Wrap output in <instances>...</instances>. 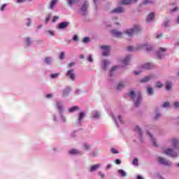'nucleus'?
<instances>
[{"label": "nucleus", "instance_id": "obj_37", "mask_svg": "<svg viewBox=\"0 0 179 179\" xmlns=\"http://www.w3.org/2000/svg\"><path fill=\"white\" fill-rule=\"evenodd\" d=\"M83 43H89V41H90V38L89 37H85L83 38Z\"/></svg>", "mask_w": 179, "mask_h": 179}, {"label": "nucleus", "instance_id": "obj_11", "mask_svg": "<svg viewBox=\"0 0 179 179\" xmlns=\"http://www.w3.org/2000/svg\"><path fill=\"white\" fill-rule=\"evenodd\" d=\"M139 48H145L148 52L153 50V48H152V46L148 45H140Z\"/></svg>", "mask_w": 179, "mask_h": 179}, {"label": "nucleus", "instance_id": "obj_47", "mask_svg": "<svg viewBox=\"0 0 179 179\" xmlns=\"http://www.w3.org/2000/svg\"><path fill=\"white\" fill-rule=\"evenodd\" d=\"M84 148L85 150H89V149H90V146L87 144L84 145Z\"/></svg>", "mask_w": 179, "mask_h": 179}, {"label": "nucleus", "instance_id": "obj_38", "mask_svg": "<svg viewBox=\"0 0 179 179\" xmlns=\"http://www.w3.org/2000/svg\"><path fill=\"white\" fill-rule=\"evenodd\" d=\"M156 86H157V87H159V89H160L161 87H163V85L160 82H157L156 83Z\"/></svg>", "mask_w": 179, "mask_h": 179}, {"label": "nucleus", "instance_id": "obj_60", "mask_svg": "<svg viewBox=\"0 0 179 179\" xmlns=\"http://www.w3.org/2000/svg\"><path fill=\"white\" fill-rule=\"evenodd\" d=\"M115 69H117V67H113L112 69H111V70H110V72L111 73H113V71H115Z\"/></svg>", "mask_w": 179, "mask_h": 179}, {"label": "nucleus", "instance_id": "obj_19", "mask_svg": "<svg viewBox=\"0 0 179 179\" xmlns=\"http://www.w3.org/2000/svg\"><path fill=\"white\" fill-rule=\"evenodd\" d=\"M155 19V13H151L147 17V22H150Z\"/></svg>", "mask_w": 179, "mask_h": 179}, {"label": "nucleus", "instance_id": "obj_48", "mask_svg": "<svg viewBox=\"0 0 179 179\" xmlns=\"http://www.w3.org/2000/svg\"><path fill=\"white\" fill-rule=\"evenodd\" d=\"M169 26V22L166 21L164 24H162L163 27H167Z\"/></svg>", "mask_w": 179, "mask_h": 179}, {"label": "nucleus", "instance_id": "obj_27", "mask_svg": "<svg viewBox=\"0 0 179 179\" xmlns=\"http://www.w3.org/2000/svg\"><path fill=\"white\" fill-rule=\"evenodd\" d=\"M148 134H149V136L151 138V141H152V143H153L154 146H157V144H156V141H155L153 136H152L150 132H148Z\"/></svg>", "mask_w": 179, "mask_h": 179}, {"label": "nucleus", "instance_id": "obj_14", "mask_svg": "<svg viewBox=\"0 0 179 179\" xmlns=\"http://www.w3.org/2000/svg\"><path fill=\"white\" fill-rule=\"evenodd\" d=\"M153 64L152 63H145L143 66V68L144 69H151L152 68H153Z\"/></svg>", "mask_w": 179, "mask_h": 179}, {"label": "nucleus", "instance_id": "obj_17", "mask_svg": "<svg viewBox=\"0 0 179 179\" xmlns=\"http://www.w3.org/2000/svg\"><path fill=\"white\" fill-rule=\"evenodd\" d=\"M166 90H171L173 87V85L171 84V82L167 81L165 84Z\"/></svg>", "mask_w": 179, "mask_h": 179}, {"label": "nucleus", "instance_id": "obj_22", "mask_svg": "<svg viewBox=\"0 0 179 179\" xmlns=\"http://www.w3.org/2000/svg\"><path fill=\"white\" fill-rule=\"evenodd\" d=\"M132 2V0H122L120 5H129Z\"/></svg>", "mask_w": 179, "mask_h": 179}, {"label": "nucleus", "instance_id": "obj_6", "mask_svg": "<svg viewBox=\"0 0 179 179\" xmlns=\"http://www.w3.org/2000/svg\"><path fill=\"white\" fill-rule=\"evenodd\" d=\"M66 76H69L71 80H75V73L73 69L69 70L66 73Z\"/></svg>", "mask_w": 179, "mask_h": 179}, {"label": "nucleus", "instance_id": "obj_43", "mask_svg": "<svg viewBox=\"0 0 179 179\" xmlns=\"http://www.w3.org/2000/svg\"><path fill=\"white\" fill-rule=\"evenodd\" d=\"M58 19H59V17H58V16H54V17H53V19H52L53 23H55V22H57Z\"/></svg>", "mask_w": 179, "mask_h": 179}, {"label": "nucleus", "instance_id": "obj_4", "mask_svg": "<svg viewBox=\"0 0 179 179\" xmlns=\"http://www.w3.org/2000/svg\"><path fill=\"white\" fill-rule=\"evenodd\" d=\"M100 48L101 50H103V52L102 53V55L103 57H108L110 55V47L109 46H100Z\"/></svg>", "mask_w": 179, "mask_h": 179}, {"label": "nucleus", "instance_id": "obj_13", "mask_svg": "<svg viewBox=\"0 0 179 179\" xmlns=\"http://www.w3.org/2000/svg\"><path fill=\"white\" fill-rule=\"evenodd\" d=\"M130 59H131V56L129 55L126 56L122 62L124 66H127V65H128V63L129 62Z\"/></svg>", "mask_w": 179, "mask_h": 179}, {"label": "nucleus", "instance_id": "obj_24", "mask_svg": "<svg viewBox=\"0 0 179 179\" xmlns=\"http://www.w3.org/2000/svg\"><path fill=\"white\" fill-rule=\"evenodd\" d=\"M134 131L135 132H137V134H138L140 136H142V131L141 130V128H139V127L136 126L134 128Z\"/></svg>", "mask_w": 179, "mask_h": 179}, {"label": "nucleus", "instance_id": "obj_36", "mask_svg": "<svg viewBox=\"0 0 179 179\" xmlns=\"http://www.w3.org/2000/svg\"><path fill=\"white\" fill-rule=\"evenodd\" d=\"M59 76V73H54L51 75L52 79H55V78H58Z\"/></svg>", "mask_w": 179, "mask_h": 179}, {"label": "nucleus", "instance_id": "obj_31", "mask_svg": "<svg viewBox=\"0 0 179 179\" xmlns=\"http://www.w3.org/2000/svg\"><path fill=\"white\" fill-rule=\"evenodd\" d=\"M57 2H58V0H52L50 3V8L52 9V8H54V5H55V3H57Z\"/></svg>", "mask_w": 179, "mask_h": 179}, {"label": "nucleus", "instance_id": "obj_15", "mask_svg": "<svg viewBox=\"0 0 179 179\" xmlns=\"http://www.w3.org/2000/svg\"><path fill=\"white\" fill-rule=\"evenodd\" d=\"M98 169H100V164H96L92 166L90 168V171L91 172L96 171V170H97Z\"/></svg>", "mask_w": 179, "mask_h": 179}, {"label": "nucleus", "instance_id": "obj_56", "mask_svg": "<svg viewBox=\"0 0 179 179\" xmlns=\"http://www.w3.org/2000/svg\"><path fill=\"white\" fill-rule=\"evenodd\" d=\"M51 16L48 15L45 20L46 23H48V22H50V19Z\"/></svg>", "mask_w": 179, "mask_h": 179}, {"label": "nucleus", "instance_id": "obj_29", "mask_svg": "<svg viewBox=\"0 0 179 179\" xmlns=\"http://www.w3.org/2000/svg\"><path fill=\"white\" fill-rule=\"evenodd\" d=\"M118 173H119V174H121L122 177H126V176H127V173H125V171H124L122 169H119Z\"/></svg>", "mask_w": 179, "mask_h": 179}, {"label": "nucleus", "instance_id": "obj_63", "mask_svg": "<svg viewBox=\"0 0 179 179\" xmlns=\"http://www.w3.org/2000/svg\"><path fill=\"white\" fill-rule=\"evenodd\" d=\"M162 37H163V34H159L157 36V38H162Z\"/></svg>", "mask_w": 179, "mask_h": 179}, {"label": "nucleus", "instance_id": "obj_52", "mask_svg": "<svg viewBox=\"0 0 179 179\" xmlns=\"http://www.w3.org/2000/svg\"><path fill=\"white\" fill-rule=\"evenodd\" d=\"M99 176L101 177V178H104V177H106V174L101 173V172H99Z\"/></svg>", "mask_w": 179, "mask_h": 179}, {"label": "nucleus", "instance_id": "obj_33", "mask_svg": "<svg viewBox=\"0 0 179 179\" xmlns=\"http://www.w3.org/2000/svg\"><path fill=\"white\" fill-rule=\"evenodd\" d=\"M79 0H69V5L72 6L73 3H76Z\"/></svg>", "mask_w": 179, "mask_h": 179}, {"label": "nucleus", "instance_id": "obj_55", "mask_svg": "<svg viewBox=\"0 0 179 179\" xmlns=\"http://www.w3.org/2000/svg\"><path fill=\"white\" fill-rule=\"evenodd\" d=\"M75 66V63H73V62H71V63L69 64V68H71L72 66Z\"/></svg>", "mask_w": 179, "mask_h": 179}, {"label": "nucleus", "instance_id": "obj_64", "mask_svg": "<svg viewBox=\"0 0 179 179\" xmlns=\"http://www.w3.org/2000/svg\"><path fill=\"white\" fill-rule=\"evenodd\" d=\"M137 179H143V178H142L141 176H137Z\"/></svg>", "mask_w": 179, "mask_h": 179}, {"label": "nucleus", "instance_id": "obj_3", "mask_svg": "<svg viewBox=\"0 0 179 179\" xmlns=\"http://www.w3.org/2000/svg\"><path fill=\"white\" fill-rule=\"evenodd\" d=\"M164 153L167 156H171V157H177L178 155L174 152V150L171 148L164 149Z\"/></svg>", "mask_w": 179, "mask_h": 179}, {"label": "nucleus", "instance_id": "obj_40", "mask_svg": "<svg viewBox=\"0 0 179 179\" xmlns=\"http://www.w3.org/2000/svg\"><path fill=\"white\" fill-rule=\"evenodd\" d=\"M64 58H65V52H62L61 54H60L59 59H63Z\"/></svg>", "mask_w": 179, "mask_h": 179}, {"label": "nucleus", "instance_id": "obj_44", "mask_svg": "<svg viewBox=\"0 0 179 179\" xmlns=\"http://www.w3.org/2000/svg\"><path fill=\"white\" fill-rule=\"evenodd\" d=\"M169 106H170V103L169 102H165L162 107H164V108H166V107H169Z\"/></svg>", "mask_w": 179, "mask_h": 179}, {"label": "nucleus", "instance_id": "obj_59", "mask_svg": "<svg viewBox=\"0 0 179 179\" xmlns=\"http://www.w3.org/2000/svg\"><path fill=\"white\" fill-rule=\"evenodd\" d=\"M6 7V4H3L1 8V10H3V9H5Z\"/></svg>", "mask_w": 179, "mask_h": 179}, {"label": "nucleus", "instance_id": "obj_8", "mask_svg": "<svg viewBox=\"0 0 179 179\" xmlns=\"http://www.w3.org/2000/svg\"><path fill=\"white\" fill-rule=\"evenodd\" d=\"M69 26V22H62L58 25V29L62 30L64 29H66Z\"/></svg>", "mask_w": 179, "mask_h": 179}, {"label": "nucleus", "instance_id": "obj_30", "mask_svg": "<svg viewBox=\"0 0 179 179\" xmlns=\"http://www.w3.org/2000/svg\"><path fill=\"white\" fill-rule=\"evenodd\" d=\"M147 92H148V94H150V95L153 94V88L148 87L147 88Z\"/></svg>", "mask_w": 179, "mask_h": 179}, {"label": "nucleus", "instance_id": "obj_53", "mask_svg": "<svg viewBox=\"0 0 179 179\" xmlns=\"http://www.w3.org/2000/svg\"><path fill=\"white\" fill-rule=\"evenodd\" d=\"M174 107H176V108H178V107H179V102H175L174 103Z\"/></svg>", "mask_w": 179, "mask_h": 179}, {"label": "nucleus", "instance_id": "obj_45", "mask_svg": "<svg viewBox=\"0 0 179 179\" xmlns=\"http://www.w3.org/2000/svg\"><path fill=\"white\" fill-rule=\"evenodd\" d=\"M28 22L27 23V26L29 27L30 24H31V20L30 18L27 19Z\"/></svg>", "mask_w": 179, "mask_h": 179}, {"label": "nucleus", "instance_id": "obj_42", "mask_svg": "<svg viewBox=\"0 0 179 179\" xmlns=\"http://www.w3.org/2000/svg\"><path fill=\"white\" fill-rule=\"evenodd\" d=\"M133 164L134 166H138V158H135L134 160H133Z\"/></svg>", "mask_w": 179, "mask_h": 179}, {"label": "nucleus", "instance_id": "obj_51", "mask_svg": "<svg viewBox=\"0 0 179 179\" xmlns=\"http://www.w3.org/2000/svg\"><path fill=\"white\" fill-rule=\"evenodd\" d=\"M115 162L116 164H121V160L118 159H115Z\"/></svg>", "mask_w": 179, "mask_h": 179}, {"label": "nucleus", "instance_id": "obj_7", "mask_svg": "<svg viewBox=\"0 0 179 179\" xmlns=\"http://www.w3.org/2000/svg\"><path fill=\"white\" fill-rule=\"evenodd\" d=\"M88 7H89V4L85 2L81 8V11H80L81 15H83V16L86 15V10Z\"/></svg>", "mask_w": 179, "mask_h": 179}, {"label": "nucleus", "instance_id": "obj_35", "mask_svg": "<svg viewBox=\"0 0 179 179\" xmlns=\"http://www.w3.org/2000/svg\"><path fill=\"white\" fill-rule=\"evenodd\" d=\"M25 41H26L27 45H30V44H31V41L30 40V38L27 37L25 38Z\"/></svg>", "mask_w": 179, "mask_h": 179}, {"label": "nucleus", "instance_id": "obj_49", "mask_svg": "<svg viewBox=\"0 0 179 179\" xmlns=\"http://www.w3.org/2000/svg\"><path fill=\"white\" fill-rule=\"evenodd\" d=\"M127 51H134V48L132 46L127 47Z\"/></svg>", "mask_w": 179, "mask_h": 179}, {"label": "nucleus", "instance_id": "obj_25", "mask_svg": "<svg viewBox=\"0 0 179 179\" xmlns=\"http://www.w3.org/2000/svg\"><path fill=\"white\" fill-rule=\"evenodd\" d=\"M57 107L59 111H60V113H62L64 111V107L62 106V104H61L60 103H57Z\"/></svg>", "mask_w": 179, "mask_h": 179}, {"label": "nucleus", "instance_id": "obj_58", "mask_svg": "<svg viewBox=\"0 0 179 179\" xmlns=\"http://www.w3.org/2000/svg\"><path fill=\"white\" fill-rule=\"evenodd\" d=\"M47 99H51L52 97V95L51 94L46 95Z\"/></svg>", "mask_w": 179, "mask_h": 179}, {"label": "nucleus", "instance_id": "obj_34", "mask_svg": "<svg viewBox=\"0 0 179 179\" xmlns=\"http://www.w3.org/2000/svg\"><path fill=\"white\" fill-rule=\"evenodd\" d=\"M110 64V62H108V60H104L103 61V69L106 70V68L107 67V65Z\"/></svg>", "mask_w": 179, "mask_h": 179}, {"label": "nucleus", "instance_id": "obj_46", "mask_svg": "<svg viewBox=\"0 0 179 179\" xmlns=\"http://www.w3.org/2000/svg\"><path fill=\"white\" fill-rule=\"evenodd\" d=\"M45 61L46 64H50V62H51V59H50V57H46L45 59Z\"/></svg>", "mask_w": 179, "mask_h": 179}, {"label": "nucleus", "instance_id": "obj_28", "mask_svg": "<svg viewBox=\"0 0 179 179\" xmlns=\"http://www.w3.org/2000/svg\"><path fill=\"white\" fill-rule=\"evenodd\" d=\"M83 117H85V113H83V112L80 113L78 122H80V121H82V120H83Z\"/></svg>", "mask_w": 179, "mask_h": 179}, {"label": "nucleus", "instance_id": "obj_5", "mask_svg": "<svg viewBox=\"0 0 179 179\" xmlns=\"http://www.w3.org/2000/svg\"><path fill=\"white\" fill-rule=\"evenodd\" d=\"M157 161L160 164H163L164 166H170V164H169V161L162 157H159L157 158Z\"/></svg>", "mask_w": 179, "mask_h": 179}, {"label": "nucleus", "instance_id": "obj_61", "mask_svg": "<svg viewBox=\"0 0 179 179\" xmlns=\"http://www.w3.org/2000/svg\"><path fill=\"white\" fill-rule=\"evenodd\" d=\"M118 118H119V121L122 124V117L119 116Z\"/></svg>", "mask_w": 179, "mask_h": 179}, {"label": "nucleus", "instance_id": "obj_20", "mask_svg": "<svg viewBox=\"0 0 179 179\" xmlns=\"http://www.w3.org/2000/svg\"><path fill=\"white\" fill-rule=\"evenodd\" d=\"M179 143V141L176 139V138H173L172 140V145L173 146V148H175V149H177V145H178Z\"/></svg>", "mask_w": 179, "mask_h": 179}, {"label": "nucleus", "instance_id": "obj_18", "mask_svg": "<svg viewBox=\"0 0 179 179\" xmlns=\"http://www.w3.org/2000/svg\"><path fill=\"white\" fill-rule=\"evenodd\" d=\"M69 92H71V88L67 87L63 91V97H66L69 94Z\"/></svg>", "mask_w": 179, "mask_h": 179}, {"label": "nucleus", "instance_id": "obj_62", "mask_svg": "<svg viewBox=\"0 0 179 179\" xmlns=\"http://www.w3.org/2000/svg\"><path fill=\"white\" fill-rule=\"evenodd\" d=\"M111 169V164H108L107 166H106V170H108V169Z\"/></svg>", "mask_w": 179, "mask_h": 179}, {"label": "nucleus", "instance_id": "obj_32", "mask_svg": "<svg viewBox=\"0 0 179 179\" xmlns=\"http://www.w3.org/2000/svg\"><path fill=\"white\" fill-rule=\"evenodd\" d=\"M93 118H100V113L97 111L94 113Z\"/></svg>", "mask_w": 179, "mask_h": 179}, {"label": "nucleus", "instance_id": "obj_39", "mask_svg": "<svg viewBox=\"0 0 179 179\" xmlns=\"http://www.w3.org/2000/svg\"><path fill=\"white\" fill-rule=\"evenodd\" d=\"M148 3H152V1L149 0H144L143 1V5H148Z\"/></svg>", "mask_w": 179, "mask_h": 179}, {"label": "nucleus", "instance_id": "obj_2", "mask_svg": "<svg viewBox=\"0 0 179 179\" xmlns=\"http://www.w3.org/2000/svg\"><path fill=\"white\" fill-rule=\"evenodd\" d=\"M141 30H142L141 29V27H139L138 25H136L134 27L133 29H127L125 31V34H127V36H129V37H132V36H134V34H136V33H139V31H141Z\"/></svg>", "mask_w": 179, "mask_h": 179}, {"label": "nucleus", "instance_id": "obj_12", "mask_svg": "<svg viewBox=\"0 0 179 179\" xmlns=\"http://www.w3.org/2000/svg\"><path fill=\"white\" fill-rule=\"evenodd\" d=\"M122 12L124 10L122 7H117L112 10V13H122Z\"/></svg>", "mask_w": 179, "mask_h": 179}, {"label": "nucleus", "instance_id": "obj_9", "mask_svg": "<svg viewBox=\"0 0 179 179\" xmlns=\"http://www.w3.org/2000/svg\"><path fill=\"white\" fill-rule=\"evenodd\" d=\"M111 33L113 34V36H114L115 37H122V32L118 31L117 29H113L111 31Z\"/></svg>", "mask_w": 179, "mask_h": 179}, {"label": "nucleus", "instance_id": "obj_21", "mask_svg": "<svg viewBox=\"0 0 179 179\" xmlns=\"http://www.w3.org/2000/svg\"><path fill=\"white\" fill-rule=\"evenodd\" d=\"M125 87V83L124 82L119 83L117 90H121V89H124Z\"/></svg>", "mask_w": 179, "mask_h": 179}, {"label": "nucleus", "instance_id": "obj_41", "mask_svg": "<svg viewBox=\"0 0 179 179\" xmlns=\"http://www.w3.org/2000/svg\"><path fill=\"white\" fill-rule=\"evenodd\" d=\"M111 152H112V153H113L114 155L118 154V151H117L115 148H111Z\"/></svg>", "mask_w": 179, "mask_h": 179}, {"label": "nucleus", "instance_id": "obj_16", "mask_svg": "<svg viewBox=\"0 0 179 179\" xmlns=\"http://www.w3.org/2000/svg\"><path fill=\"white\" fill-rule=\"evenodd\" d=\"M150 79H153V76H148L145 77L144 78L141 79V82L142 83H146L149 82Z\"/></svg>", "mask_w": 179, "mask_h": 179}, {"label": "nucleus", "instance_id": "obj_54", "mask_svg": "<svg viewBox=\"0 0 179 179\" xmlns=\"http://www.w3.org/2000/svg\"><path fill=\"white\" fill-rule=\"evenodd\" d=\"M88 61L90 62H92L93 61V57H92V55H90L89 57H88Z\"/></svg>", "mask_w": 179, "mask_h": 179}, {"label": "nucleus", "instance_id": "obj_23", "mask_svg": "<svg viewBox=\"0 0 179 179\" xmlns=\"http://www.w3.org/2000/svg\"><path fill=\"white\" fill-rule=\"evenodd\" d=\"M77 110H79V107L78 106H74L69 109V113H73Z\"/></svg>", "mask_w": 179, "mask_h": 179}, {"label": "nucleus", "instance_id": "obj_50", "mask_svg": "<svg viewBox=\"0 0 179 179\" xmlns=\"http://www.w3.org/2000/svg\"><path fill=\"white\" fill-rule=\"evenodd\" d=\"M78 35H75L73 38V41H78Z\"/></svg>", "mask_w": 179, "mask_h": 179}, {"label": "nucleus", "instance_id": "obj_57", "mask_svg": "<svg viewBox=\"0 0 179 179\" xmlns=\"http://www.w3.org/2000/svg\"><path fill=\"white\" fill-rule=\"evenodd\" d=\"M160 115H161L160 113H157L155 117V120H157L160 117Z\"/></svg>", "mask_w": 179, "mask_h": 179}, {"label": "nucleus", "instance_id": "obj_1", "mask_svg": "<svg viewBox=\"0 0 179 179\" xmlns=\"http://www.w3.org/2000/svg\"><path fill=\"white\" fill-rule=\"evenodd\" d=\"M129 96H131V100L134 101L135 107H139V106H141L142 101V95H141V93L137 92L135 94L134 91H130Z\"/></svg>", "mask_w": 179, "mask_h": 179}, {"label": "nucleus", "instance_id": "obj_26", "mask_svg": "<svg viewBox=\"0 0 179 179\" xmlns=\"http://www.w3.org/2000/svg\"><path fill=\"white\" fill-rule=\"evenodd\" d=\"M69 155H78L79 153V151L76 149H72L69 152Z\"/></svg>", "mask_w": 179, "mask_h": 179}, {"label": "nucleus", "instance_id": "obj_10", "mask_svg": "<svg viewBox=\"0 0 179 179\" xmlns=\"http://www.w3.org/2000/svg\"><path fill=\"white\" fill-rule=\"evenodd\" d=\"M166 51H167V49L164 48H160L159 52H157V58L162 59V57H163V54H162V52H166Z\"/></svg>", "mask_w": 179, "mask_h": 179}]
</instances>
